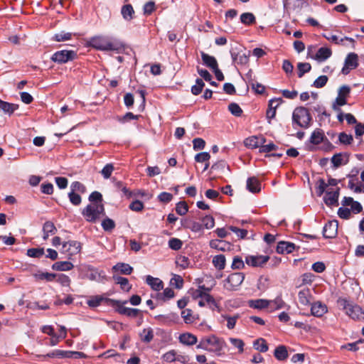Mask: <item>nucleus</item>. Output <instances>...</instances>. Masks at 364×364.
I'll return each instance as SVG.
<instances>
[{
  "label": "nucleus",
  "instance_id": "nucleus-1",
  "mask_svg": "<svg viewBox=\"0 0 364 364\" xmlns=\"http://www.w3.org/2000/svg\"><path fill=\"white\" fill-rule=\"evenodd\" d=\"M226 346L223 338H219L215 335H210L203 337L196 348L215 353L217 355H220L221 351Z\"/></svg>",
  "mask_w": 364,
  "mask_h": 364
},
{
  "label": "nucleus",
  "instance_id": "nucleus-2",
  "mask_svg": "<svg viewBox=\"0 0 364 364\" xmlns=\"http://www.w3.org/2000/svg\"><path fill=\"white\" fill-rule=\"evenodd\" d=\"M313 122L312 116L309 110L305 107H297L294 109L292 113V124L297 125L303 129H308L310 127Z\"/></svg>",
  "mask_w": 364,
  "mask_h": 364
},
{
  "label": "nucleus",
  "instance_id": "nucleus-3",
  "mask_svg": "<svg viewBox=\"0 0 364 364\" xmlns=\"http://www.w3.org/2000/svg\"><path fill=\"white\" fill-rule=\"evenodd\" d=\"M338 303L345 310L346 314L353 320H364V310L358 304L346 299H339Z\"/></svg>",
  "mask_w": 364,
  "mask_h": 364
},
{
  "label": "nucleus",
  "instance_id": "nucleus-4",
  "mask_svg": "<svg viewBox=\"0 0 364 364\" xmlns=\"http://www.w3.org/2000/svg\"><path fill=\"white\" fill-rule=\"evenodd\" d=\"M89 46L99 50H118L119 47L117 43L111 42L107 38L104 36L92 37L88 41Z\"/></svg>",
  "mask_w": 364,
  "mask_h": 364
},
{
  "label": "nucleus",
  "instance_id": "nucleus-5",
  "mask_svg": "<svg viewBox=\"0 0 364 364\" xmlns=\"http://www.w3.org/2000/svg\"><path fill=\"white\" fill-rule=\"evenodd\" d=\"M109 302L113 304V308L116 313L126 316L129 318H136L141 312L138 309L125 307L124 305L127 304L128 301L124 300H109Z\"/></svg>",
  "mask_w": 364,
  "mask_h": 364
},
{
  "label": "nucleus",
  "instance_id": "nucleus-6",
  "mask_svg": "<svg viewBox=\"0 0 364 364\" xmlns=\"http://www.w3.org/2000/svg\"><path fill=\"white\" fill-rule=\"evenodd\" d=\"M77 56V53L75 50H61L55 52L50 57V60L57 64L62 65L74 60Z\"/></svg>",
  "mask_w": 364,
  "mask_h": 364
},
{
  "label": "nucleus",
  "instance_id": "nucleus-7",
  "mask_svg": "<svg viewBox=\"0 0 364 364\" xmlns=\"http://www.w3.org/2000/svg\"><path fill=\"white\" fill-rule=\"evenodd\" d=\"M350 93V87L348 85L341 86L338 92V96L332 105V109L336 112H341L339 107L347 104V97Z\"/></svg>",
  "mask_w": 364,
  "mask_h": 364
},
{
  "label": "nucleus",
  "instance_id": "nucleus-8",
  "mask_svg": "<svg viewBox=\"0 0 364 364\" xmlns=\"http://www.w3.org/2000/svg\"><path fill=\"white\" fill-rule=\"evenodd\" d=\"M245 279V274L242 272H235L230 274L225 279L228 285L225 284V288L228 291H236L242 284Z\"/></svg>",
  "mask_w": 364,
  "mask_h": 364
},
{
  "label": "nucleus",
  "instance_id": "nucleus-9",
  "mask_svg": "<svg viewBox=\"0 0 364 364\" xmlns=\"http://www.w3.org/2000/svg\"><path fill=\"white\" fill-rule=\"evenodd\" d=\"M358 66V56L355 53H350L347 55L344 65L341 70L343 75H348L350 70H354Z\"/></svg>",
  "mask_w": 364,
  "mask_h": 364
},
{
  "label": "nucleus",
  "instance_id": "nucleus-10",
  "mask_svg": "<svg viewBox=\"0 0 364 364\" xmlns=\"http://www.w3.org/2000/svg\"><path fill=\"white\" fill-rule=\"evenodd\" d=\"M338 223L337 220L328 221L323 228V237L329 239L336 237L338 233Z\"/></svg>",
  "mask_w": 364,
  "mask_h": 364
},
{
  "label": "nucleus",
  "instance_id": "nucleus-11",
  "mask_svg": "<svg viewBox=\"0 0 364 364\" xmlns=\"http://www.w3.org/2000/svg\"><path fill=\"white\" fill-rule=\"evenodd\" d=\"M63 249L65 252H68L69 255L68 258L71 259L73 255H75L80 252L81 244L76 240H69L63 243Z\"/></svg>",
  "mask_w": 364,
  "mask_h": 364
},
{
  "label": "nucleus",
  "instance_id": "nucleus-12",
  "mask_svg": "<svg viewBox=\"0 0 364 364\" xmlns=\"http://www.w3.org/2000/svg\"><path fill=\"white\" fill-rule=\"evenodd\" d=\"M269 259V257L267 255H250L246 257L245 262L247 264L253 267H262Z\"/></svg>",
  "mask_w": 364,
  "mask_h": 364
},
{
  "label": "nucleus",
  "instance_id": "nucleus-13",
  "mask_svg": "<svg viewBox=\"0 0 364 364\" xmlns=\"http://www.w3.org/2000/svg\"><path fill=\"white\" fill-rule=\"evenodd\" d=\"M109 300H114L104 296V295H95L90 296L87 301V304L91 308H96L99 306L102 302H105L107 305L113 307V304L108 301Z\"/></svg>",
  "mask_w": 364,
  "mask_h": 364
},
{
  "label": "nucleus",
  "instance_id": "nucleus-14",
  "mask_svg": "<svg viewBox=\"0 0 364 364\" xmlns=\"http://www.w3.org/2000/svg\"><path fill=\"white\" fill-rule=\"evenodd\" d=\"M82 215L85 218V220L90 223H95L99 218L97 211L96 205H87L82 211Z\"/></svg>",
  "mask_w": 364,
  "mask_h": 364
},
{
  "label": "nucleus",
  "instance_id": "nucleus-15",
  "mask_svg": "<svg viewBox=\"0 0 364 364\" xmlns=\"http://www.w3.org/2000/svg\"><path fill=\"white\" fill-rule=\"evenodd\" d=\"M350 154L348 152H340L334 154L331 158V163L333 168H337L342 164H347L349 161Z\"/></svg>",
  "mask_w": 364,
  "mask_h": 364
},
{
  "label": "nucleus",
  "instance_id": "nucleus-16",
  "mask_svg": "<svg viewBox=\"0 0 364 364\" xmlns=\"http://www.w3.org/2000/svg\"><path fill=\"white\" fill-rule=\"evenodd\" d=\"M296 249H299V247H296L294 243L291 242L280 241L277 245V252L282 255L290 254Z\"/></svg>",
  "mask_w": 364,
  "mask_h": 364
},
{
  "label": "nucleus",
  "instance_id": "nucleus-17",
  "mask_svg": "<svg viewBox=\"0 0 364 364\" xmlns=\"http://www.w3.org/2000/svg\"><path fill=\"white\" fill-rule=\"evenodd\" d=\"M339 194V188H338L333 192L326 191V196L323 197V201L326 203V205L328 206L338 205Z\"/></svg>",
  "mask_w": 364,
  "mask_h": 364
},
{
  "label": "nucleus",
  "instance_id": "nucleus-18",
  "mask_svg": "<svg viewBox=\"0 0 364 364\" xmlns=\"http://www.w3.org/2000/svg\"><path fill=\"white\" fill-rule=\"evenodd\" d=\"M331 55L332 50L330 48L321 47L318 48L316 53L314 56H311V58L318 62H323L328 59Z\"/></svg>",
  "mask_w": 364,
  "mask_h": 364
},
{
  "label": "nucleus",
  "instance_id": "nucleus-19",
  "mask_svg": "<svg viewBox=\"0 0 364 364\" xmlns=\"http://www.w3.org/2000/svg\"><path fill=\"white\" fill-rule=\"evenodd\" d=\"M328 311L326 304L321 301H316L311 304V314L316 317H321Z\"/></svg>",
  "mask_w": 364,
  "mask_h": 364
},
{
  "label": "nucleus",
  "instance_id": "nucleus-20",
  "mask_svg": "<svg viewBox=\"0 0 364 364\" xmlns=\"http://www.w3.org/2000/svg\"><path fill=\"white\" fill-rule=\"evenodd\" d=\"M154 318L162 324L168 325L170 323H176L178 319V316L176 313H170L167 315L155 316Z\"/></svg>",
  "mask_w": 364,
  "mask_h": 364
},
{
  "label": "nucleus",
  "instance_id": "nucleus-21",
  "mask_svg": "<svg viewBox=\"0 0 364 364\" xmlns=\"http://www.w3.org/2000/svg\"><path fill=\"white\" fill-rule=\"evenodd\" d=\"M247 189L252 193H257L261 191V183L255 176L249 177L247 180Z\"/></svg>",
  "mask_w": 364,
  "mask_h": 364
},
{
  "label": "nucleus",
  "instance_id": "nucleus-22",
  "mask_svg": "<svg viewBox=\"0 0 364 364\" xmlns=\"http://www.w3.org/2000/svg\"><path fill=\"white\" fill-rule=\"evenodd\" d=\"M209 245L211 248L215 249L220 251L225 252L226 250H230L231 244L221 240H211L209 242Z\"/></svg>",
  "mask_w": 364,
  "mask_h": 364
},
{
  "label": "nucleus",
  "instance_id": "nucleus-23",
  "mask_svg": "<svg viewBox=\"0 0 364 364\" xmlns=\"http://www.w3.org/2000/svg\"><path fill=\"white\" fill-rule=\"evenodd\" d=\"M323 131L321 129H315L309 138V142L314 145H318L325 140Z\"/></svg>",
  "mask_w": 364,
  "mask_h": 364
},
{
  "label": "nucleus",
  "instance_id": "nucleus-24",
  "mask_svg": "<svg viewBox=\"0 0 364 364\" xmlns=\"http://www.w3.org/2000/svg\"><path fill=\"white\" fill-rule=\"evenodd\" d=\"M113 272H119L122 274L130 275L133 272V267L129 264L118 262L112 267Z\"/></svg>",
  "mask_w": 364,
  "mask_h": 364
},
{
  "label": "nucleus",
  "instance_id": "nucleus-25",
  "mask_svg": "<svg viewBox=\"0 0 364 364\" xmlns=\"http://www.w3.org/2000/svg\"><path fill=\"white\" fill-rule=\"evenodd\" d=\"M270 305V301L267 299H258L255 300H249L248 306L250 308L255 309H264Z\"/></svg>",
  "mask_w": 364,
  "mask_h": 364
},
{
  "label": "nucleus",
  "instance_id": "nucleus-26",
  "mask_svg": "<svg viewBox=\"0 0 364 364\" xmlns=\"http://www.w3.org/2000/svg\"><path fill=\"white\" fill-rule=\"evenodd\" d=\"M230 55L232 58V61L238 65H246L249 62L250 51L248 53H236L230 51Z\"/></svg>",
  "mask_w": 364,
  "mask_h": 364
},
{
  "label": "nucleus",
  "instance_id": "nucleus-27",
  "mask_svg": "<svg viewBox=\"0 0 364 364\" xmlns=\"http://www.w3.org/2000/svg\"><path fill=\"white\" fill-rule=\"evenodd\" d=\"M180 343L186 346H193L198 342L197 337L191 333H184L179 336Z\"/></svg>",
  "mask_w": 364,
  "mask_h": 364
},
{
  "label": "nucleus",
  "instance_id": "nucleus-28",
  "mask_svg": "<svg viewBox=\"0 0 364 364\" xmlns=\"http://www.w3.org/2000/svg\"><path fill=\"white\" fill-rule=\"evenodd\" d=\"M201 58L203 63L210 69L213 70L218 66L215 57L210 55L204 52H200Z\"/></svg>",
  "mask_w": 364,
  "mask_h": 364
},
{
  "label": "nucleus",
  "instance_id": "nucleus-29",
  "mask_svg": "<svg viewBox=\"0 0 364 364\" xmlns=\"http://www.w3.org/2000/svg\"><path fill=\"white\" fill-rule=\"evenodd\" d=\"M146 282L154 291H159L164 288V283L160 279L153 277L152 276L150 275H148L146 277Z\"/></svg>",
  "mask_w": 364,
  "mask_h": 364
},
{
  "label": "nucleus",
  "instance_id": "nucleus-30",
  "mask_svg": "<svg viewBox=\"0 0 364 364\" xmlns=\"http://www.w3.org/2000/svg\"><path fill=\"white\" fill-rule=\"evenodd\" d=\"M18 109V105L9 103L3 101L0 99V110L3 111L5 114L11 115L15 110Z\"/></svg>",
  "mask_w": 364,
  "mask_h": 364
},
{
  "label": "nucleus",
  "instance_id": "nucleus-31",
  "mask_svg": "<svg viewBox=\"0 0 364 364\" xmlns=\"http://www.w3.org/2000/svg\"><path fill=\"white\" fill-rule=\"evenodd\" d=\"M112 278L116 284L120 285L121 289L124 291L128 292L132 289V285L129 284L127 278L117 275H113Z\"/></svg>",
  "mask_w": 364,
  "mask_h": 364
},
{
  "label": "nucleus",
  "instance_id": "nucleus-32",
  "mask_svg": "<svg viewBox=\"0 0 364 364\" xmlns=\"http://www.w3.org/2000/svg\"><path fill=\"white\" fill-rule=\"evenodd\" d=\"M73 267V264L69 261H60L55 262L52 265V269L55 271H69Z\"/></svg>",
  "mask_w": 364,
  "mask_h": 364
},
{
  "label": "nucleus",
  "instance_id": "nucleus-33",
  "mask_svg": "<svg viewBox=\"0 0 364 364\" xmlns=\"http://www.w3.org/2000/svg\"><path fill=\"white\" fill-rule=\"evenodd\" d=\"M122 17L126 21H131L134 18V11L131 4L123 5L121 9Z\"/></svg>",
  "mask_w": 364,
  "mask_h": 364
},
{
  "label": "nucleus",
  "instance_id": "nucleus-34",
  "mask_svg": "<svg viewBox=\"0 0 364 364\" xmlns=\"http://www.w3.org/2000/svg\"><path fill=\"white\" fill-rule=\"evenodd\" d=\"M311 296V291L308 288L299 291L298 298L300 304L305 306L309 304Z\"/></svg>",
  "mask_w": 364,
  "mask_h": 364
},
{
  "label": "nucleus",
  "instance_id": "nucleus-35",
  "mask_svg": "<svg viewBox=\"0 0 364 364\" xmlns=\"http://www.w3.org/2000/svg\"><path fill=\"white\" fill-rule=\"evenodd\" d=\"M274 357L280 361L284 360L288 358V351L285 346L281 345L277 347L274 352Z\"/></svg>",
  "mask_w": 364,
  "mask_h": 364
},
{
  "label": "nucleus",
  "instance_id": "nucleus-36",
  "mask_svg": "<svg viewBox=\"0 0 364 364\" xmlns=\"http://www.w3.org/2000/svg\"><path fill=\"white\" fill-rule=\"evenodd\" d=\"M204 299L205 301V305H208L212 311L217 310L218 312L220 311V306L219 304L209 293H207L206 295H205Z\"/></svg>",
  "mask_w": 364,
  "mask_h": 364
},
{
  "label": "nucleus",
  "instance_id": "nucleus-37",
  "mask_svg": "<svg viewBox=\"0 0 364 364\" xmlns=\"http://www.w3.org/2000/svg\"><path fill=\"white\" fill-rule=\"evenodd\" d=\"M213 264L218 270H223L225 267V257L223 255H215L213 258Z\"/></svg>",
  "mask_w": 364,
  "mask_h": 364
},
{
  "label": "nucleus",
  "instance_id": "nucleus-38",
  "mask_svg": "<svg viewBox=\"0 0 364 364\" xmlns=\"http://www.w3.org/2000/svg\"><path fill=\"white\" fill-rule=\"evenodd\" d=\"M253 347L261 353H265L269 349L266 340L262 338L255 340L253 343Z\"/></svg>",
  "mask_w": 364,
  "mask_h": 364
},
{
  "label": "nucleus",
  "instance_id": "nucleus-39",
  "mask_svg": "<svg viewBox=\"0 0 364 364\" xmlns=\"http://www.w3.org/2000/svg\"><path fill=\"white\" fill-rule=\"evenodd\" d=\"M240 21L246 26H250L256 22V18L252 13L245 12L240 15Z\"/></svg>",
  "mask_w": 364,
  "mask_h": 364
},
{
  "label": "nucleus",
  "instance_id": "nucleus-40",
  "mask_svg": "<svg viewBox=\"0 0 364 364\" xmlns=\"http://www.w3.org/2000/svg\"><path fill=\"white\" fill-rule=\"evenodd\" d=\"M181 317L186 323H193L197 318L193 315V311L190 309H183L181 311Z\"/></svg>",
  "mask_w": 364,
  "mask_h": 364
},
{
  "label": "nucleus",
  "instance_id": "nucleus-41",
  "mask_svg": "<svg viewBox=\"0 0 364 364\" xmlns=\"http://www.w3.org/2000/svg\"><path fill=\"white\" fill-rule=\"evenodd\" d=\"M140 336L141 337V341L144 343H149L154 338V331L151 328H144L142 331V333H140Z\"/></svg>",
  "mask_w": 364,
  "mask_h": 364
},
{
  "label": "nucleus",
  "instance_id": "nucleus-42",
  "mask_svg": "<svg viewBox=\"0 0 364 364\" xmlns=\"http://www.w3.org/2000/svg\"><path fill=\"white\" fill-rule=\"evenodd\" d=\"M298 77H302L305 73H309L311 70V65L309 63H299L297 64Z\"/></svg>",
  "mask_w": 364,
  "mask_h": 364
},
{
  "label": "nucleus",
  "instance_id": "nucleus-43",
  "mask_svg": "<svg viewBox=\"0 0 364 364\" xmlns=\"http://www.w3.org/2000/svg\"><path fill=\"white\" fill-rule=\"evenodd\" d=\"M73 33L70 32L61 31L60 33H55L53 37L52 40L57 42H62L70 40L73 36Z\"/></svg>",
  "mask_w": 364,
  "mask_h": 364
},
{
  "label": "nucleus",
  "instance_id": "nucleus-44",
  "mask_svg": "<svg viewBox=\"0 0 364 364\" xmlns=\"http://www.w3.org/2000/svg\"><path fill=\"white\" fill-rule=\"evenodd\" d=\"M244 144L246 147L250 149H256L259 146V137L257 136H252L245 139Z\"/></svg>",
  "mask_w": 364,
  "mask_h": 364
},
{
  "label": "nucleus",
  "instance_id": "nucleus-45",
  "mask_svg": "<svg viewBox=\"0 0 364 364\" xmlns=\"http://www.w3.org/2000/svg\"><path fill=\"white\" fill-rule=\"evenodd\" d=\"M102 227L103 228V230L106 232H111L112 231L116 225H115V223L114 221L108 218V217H106L102 221Z\"/></svg>",
  "mask_w": 364,
  "mask_h": 364
},
{
  "label": "nucleus",
  "instance_id": "nucleus-46",
  "mask_svg": "<svg viewBox=\"0 0 364 364\" xmlns=\"http://www.w3.org/2000/svg\"><path fill=\"white\" fill-rule=\"evenodd\" d=\"M270 304H273V308L276 310L285 308L287 305L282 298V294H279L274 300H269Z\"/></svg>",
  "mask_w": 364,
  "mask_h": 364
},
{
  "label": "nucleus",
  "instance_id": "nucleus-47",
  "mask_svg": "<svg viewBox=\"0 0 364 364\" xmlns=\"http://www.w3.org/2000/svg\"><path fill=\"white\" fill-rule=\"evenodd\" d=\"M204 86H205V83L203 81V80L200 78H197L196 80V85H194L191 87L192 94L194 95H199L202 92Z\"/></svg>",
  "mask_w": 364,
  "mask_h": 364
},
{
  "label": "nucleus",
  "instance_id": "nucleus-48",
  "mask_svg": "<svg viewBox=\"0 0 364 364\" xmlns=\"http://www.w3.org/2000/svg\"><path fill=\"white\" fill-rule=\"evenodd\" d=\"M33 277L37 280L46 279L48 282H51L57 277V274L55 273L42 272L40 274H34Z\"/></svg>",
  "mask_w": 364,
  "mask_h": 364
},
{
  "label": "nucleus",
  "instance_id": "nucleus-49",
  "mask_svg": "<svg viewBox=\"0 0 364 364\" xmlns=\"http://www.w3.org/2000/svg\"><path fill=\"white\" fill-rule=\"evenodd\" d=\"M176 211L179 215H185L188 211V206L186 201H179L176 205Z\"/></svg>",
  "mask_w": 364,
  "mask_h": 364
},
{
  "label": "nucleus",
  "instance_id": "nucleus-50",
  "mask_svg": "<svg viewBox=\"0 0 364 364\" xmlns=\"http://www.w3.org/2000/svg\"><path fill=\"white\" fill-rule=\"evenodd\" d=\"M228 110L233 116L237 117H241L243 112L242 109L239 106V105L235 102H231L230 104H229Z\"/></svg>",
  "mask_w": 364,
  "mask_h": 364
},
{
  "label": "nucleus",
  "instance_id": "nucleus-51",
  "mask_svg": "<svg viewBox=\"0 0 364 364\" xmlns=\"http://www.w3.org/2000/svg\"><path fill=\"white\" fill-rule=\"evenodd\" d=\"M203 227L206 229H211L215 226V219L210 215H206L201 218Z\"/></svg>",
  "mask_w": 364,
  "mask_h": 364
},
{
  "label": "nucleus",
  "instance_id": "nucleus-52",
  "mask_svg": "<svg viewBox=\"0 0 364 364\" xmlns=\"http://www.w3.org/2000/svg\"><path fill=\"white\" fill-rule=\"evenodd\" d=\"M317 186H316V193L317 196H321L326 191V188L328 187V184L326 183L323 178H318L317 181Z\"/></svg>",
  "mask_w": 364,
  "mask_h": 364
},
{
  "label": "nucleus",
  "instance_id": "nucleus-53",
  "mask_svg": "<svg viewBox=\"0 0 364 364\" xmlns=\"http://www.w3.org/2000/svg\"><path fill=\"white\" fill-rule=\"evenodd\" d=\"M26 255L31 257L40 258L44 255V249L43 247L30 248L27 250Z\"/></svg>",
  "mask_w": 364,
  "mask_h": 364
},
{
  "label": "nucleus",
  "instance_id": "nucleus-54",
  "mask_svg": "<svg viewBox=\"0 0 364 364\" xmlns=\"http://www.w3.org/2000/svg\"><path fill=\"white\" fill-rule=\"evenodd\" d=\"M338 141L342 144L349 145L352 144L353 137L351 134H348L346 132H341L338 135Z\"/></svg>",
  "mask_w": 364,
  "mask_h": 364
},
{
  "label": "nucleus",
  "instance_id": "nucleus-55",
  "mask_svg": "<svg viewBox=\"0 0 364 364\" xmlns=\"http://www.w3.org/2000/svg\"><path fill=\"white\" fill-rule=\"evenodd\" d=\"M183 278L178 274H174L172 279L170 281V284L171 286L175 287L176 289H181L183 286Z\"/></svg>",
  "mask_w": 364,
  "mask_h": 364
},
{
  "label": "nucleus",
  "instance_id": "nucleus-56",
  "mask_svg": "<svg viewBox=\"0 0 364 364\" xmlns=\"http://www.w3.org/2000/svg\"><path fill=\"white\" fill-rule=\"evenodd\" d=\"M43 232L50 235H54L57 232V229L54 223L51 221H46L43 226Z\"/></svg>",
  "mask_w": 364,
  "mask_h": 364
},
{
  "label": "nucleus",
  "instance_id": "nucleus-57",
  "mask_svg": "<svg viewBox=\"0 0 364 364\" xmlns=\"http://www.w3.org/2000/svg\"><path fill=\"white\" fill-rule=\"evenodd\" d=\"M328 80V77L326 75H321L314 80L312 86L316 88H322L326 85Z\"/></svg>",
  "mask_w": 364,
  "mask_h": 364
},
{
  "label": "nucleus",
  "instance_id": "nucleus-58",
  "mask_svg": "<svg viewBox=\"0 0 364 364\" xmlns=\"http://www.w3.org/2000/svg\"><path fill=\"white\" fill-rule=\"evenodd\" d=\"M114 168L112 164H107L100 173L103 176L104 178L108 179L110 178L112 171H114Z\"/></svg>",
  "mask_w": 364,
  "mask_h": 364
},
{
  "label": "nucleus",
  "instance_id": "nucleus-59",
  "mask_svg": "<svg viewBox=\"0 0 364 364\" xmlns=\"http://www.w3.org/2000/svg\"><path fill=\"white\" fill-rule=\"evenodd\" d=\"M183 242L178 238H171L168 240V246L173 250H178L182 247Z\"/></svg>",
  "mask_w": 364,
  "mask_h": 364
},
{
  "label": "nucleus",
  "instance_id": "nucleus-60",
  "mask_svg": "<svg viewBox=\"0 0 364 364\" xmlns=\"http://www.w3.org/2000/svg\"><path fill=\"white\" fill-rule=\"evenodd\" d=\"M231 267L233 269H242L245 267L244 262L240 256L233 257Z\"/></svg>",
  "mask_w": 364,
  "mask_h": 364
},
{
  "label": "nucleus",
  "instance_id": "nucleus-61",
  "mask_svg": "<svg viewBox=\"0 0 364 364\" xmlns=\"http://www.w3.org/2000/svg\"><path fill=\"white\" fill-rule=\"evenodd\" d=\"M88 199L91 203H95L96 204H100L102 203L103 200L102 195L98 191H93L91 193Z\"/></svg>",
  "mask_w": 364,
  "mask_h": 364
},
{
  "label": "nucleus",
  "instance_id": "nucleus-62",
  "mask_svg": "<svg viewBox=\"0 0 364 364\" xmlns=\"http://www.w3.org/2000/svg\"><path fill=\"white\" fill-rule=\"evenodd\" d=\"M68 198L70 203L74 205H79L81 203V196L79 194L74 193L73 191H70L68 193Z\"/></svg>",
  "mask_w": 364,
  "mask_h": 364
},
{
  "label": "nucleus",
  "instance_id": "nucleus-63",
  "mask_svg": "<svg viewBox=\"0 0 364 364\" xmlns=\"http://www.w3.org/2000/svg\"><path fill=\"white\" fill-rule=\"evenodd\" d=\"M71 191H73L75 193L76 191H78L81 193H84L86 192V187L85 185H83L82 183L79 181H75L71 184L70 186Z\"/></svg>",
  "mask_w": 364,
  "mask_h": 364
},
{
  "label": "nucleus",
  "instance_id": "nucleus-64",
  "mask_svg": "<svg viewBox=\"0 0 364 364\" xmlns=\"http://www.w3.org/2000/svg\"><path fill=\"white\" fill-rule=\"evenodd\" d=\"M210 155L208 152L204 151L197 154L195 156V161L198 163L207 162L209 161Z\"/></svg>",
  "mask_w": 364,
  "mask_h": 364
}]
</instances>
